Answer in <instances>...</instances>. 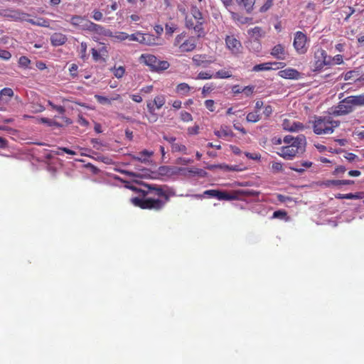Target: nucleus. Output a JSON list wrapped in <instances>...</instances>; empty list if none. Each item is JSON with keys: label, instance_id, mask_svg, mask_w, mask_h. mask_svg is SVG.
<instances>
[{"label": "nucleus", "instance_id": "2f4dec72", "mask_svg": "<svg viewBox=\"0 0 364 364\" xmlns=\"http://www.w3.org/2000/svg\"><path fill=\"white\" fill-rule=\"evenodd\" d=\"M350 97L353 102L355 107L364 106V94L352 95Z\"/></svg>", "mask_w": 364, "mask_h": 364}, {"label": "nucleus", "instance_id": "4c0bfd02", "mask_svg": "<svg viewBox=\"0 0 364 364\" xmlns=\"http://www.w3.org/2000/svg\"><path fill=\"white\" fill-rule=\"evenodd\" d=\"M111 38H113L115 41H123L128 39V33L125 32H117L115 34L112 33Z\"/></svg>", "mask_w": 364, "mask_h": 364}, {"label": "nucleus", "instance_id": "c756f323", "mask_svg": "<svg viewBox=\"0 0 364 364\" xmlns=\"http://www.w3.org/2000/svg\"><path fill=\"white\" fill-rule=\"evenodd\" d=\"M261 119V116L259 112L257 110H255L253 112H249L247 114L246 120L248 122L256 123L259 122Z\"/></svg>", "mask_w": 364, "mask_h": 364}, {"label": "nucleus", "instance_id": "4be33fe9", "mask_svg": "<svg viewBox=\"0 0 364 364\" xmlns=\"http://www.w3.org/2000/svg\"><path fill=\"white\" fill-rule=\"evenodd\" d=\"M95 98L100 104L111 105L112 101L120 100L121 96L119 94H114L110 98H108L102 95H95Z\"/></svg>", "mask_w": 364, "mask_h": 364}, {"label": "nucleus", "instance_id": "13d9d810", "mask_svg": "<svg viewBox=\"0 0 364 364\" xmlns=\"http://www.w3.org/2000/svg\"><path fill=\"white\" fill-rule=\"evenodd\" d=\"M234 19L235 21L240 22L242 24L247 23L249 22L252 21V18L243 17V16H237V17L234 16Z\"/></svg>", "mask_w": 364, "mask_h": 364}, {"label": "nucleus", "instance_id": "6e6d98bb", "mask_svg": "<svg viewBox=\"0 0 364 364\" xmlns=\"http://www.w3.org/2000/svg\"><path fill=\"white\" fill-rule=\"evenodd\" d=\"M92 18L95 21H100L102 19L103 14L100 11H99L97 9H95L92 11Z\"/></svg>", "mask_w": 364, "mask_h": 364}, {"label": "nucleus", "instance_id": "72a5a7b5", "mask_svg": "<svg viewBox=\"0 0 364 364\" xmlns=\"http://www.w3.org/2000/svg\"><path fill=\"white\" fill-rule=\"evenodd\" d=\"M111 70H112L114 77L118 79L122 78L125 73V68L124 66L114 67Z\"/></svg>", "mask_w": 364, "mask_h": 364}, {"label": "nucleus", "instance_id": "39448f33", "mask_svg": "<svg viewBox=\"0 0 364 364\" xmlns=\"http://www.w3.org/2000/svg\"><path fill=\"white\" fill-rule=\"evenodd\" d=\"M139 60L141 63L149 66L152 71L160 72L167 70L170 64L166 60H160L152 54H141Z\"/></svg>", "mask_w": 364, "mask_h": 364}, {"label": "nucleus", "instance_id": "0eeeda50", "mask_svg": "<svg viewBox=\"0 0 364 364\" xmlns=\"http://www.w3.org/2000/svg\"><path fill=\"white\" fill-rule=\"evenodd\" d=\"M355 109L353 102L350 96L346 97L339 102L338 105L332 112L333 116H343L351 113Z\"/></svg>", "mask_w": 364, "mask_h": 364}, {"label": "nucleus", "instance_id": "79ce46f5", "mask_svg": "<svg viewBox=\"0 0 364 364\" xmlns=\"http://www.w3.org/2000/svg\"><path fill=\"white\" fill-rule=\"evenodd\" d=\"M240 4H242L247 11H250L253 7V2L252 0H236Z\"/></svg>", "mask_w": 364, "mask_h": 364}, {"label": "nucleus", "instance_id": "4d7b16f0", "mask_svg": "<svg viewBox=\"0 0 364 364\" xmlns=\"http://www.w3.org/2000/svg\"><path fill=\"white\" fill-rule=\"evenodd\" d=\"M205 107L210 112L215 111V102L213 100H206L204 102Z\"/></svg>", "mask_w": 364, "mask_h": 364}, {"label": "nucleus", "instance_id": "7ed1b4c3", "mask_svg": "<svg viewBox=\"0 0 364 364\" xmlns=\"http://www.w3.org/2000/svg\"><path fill=\"white\" fill-rule=\"evenodd\" d=\"M340 124V121L333 119L331 115L315 116L312 122L313 132L316 135L331 134Z\"/></svg>", "mask_w": 364, "mask_h": 364}, {"label": "nucleus", "instance_id": "5fc2aeb1", "mask_svg": "<svg viewBox=\"0 0 364 364\" xmlns=\"http://www.w3.org/2000/svg\"><path fill=\"white\" fill-rule=\"evenodd\" d=\"M255 90V86L249 85L242 88V92L245 95V96L249 97L252 95Z\"/></svg>", "mask_w": 364, "mask_h": 364}, {"label": "nucleus", "instance_id": "680f3d73", "mask_svg": "<svg viewBox=\"0 0 364 364\" xmlns=\"http://www.w3.org/2000/svg\"><path fill=\"white\" fill-rule=\"evenodd\" d=\"M272 168L275 172H279L283 170L282 164L280 162H273L272 165Z\"/></svg>", "mask_w": 364, "mask_h": 364}, {"label": "nucleus", "instance_id": "37998d69", "mask_svg": "<svg viewBox=\"0 0 364 364\" xmlns=\"http://www.w3.org/2000/svg\"><path fill=\"white\" fill-rule=\"evenodd\" d=\"M237 193L245 196H257L259 195V193L253 191V190H241L237 191Z\"/></svg>", "mask_w": 364, "mask_h": 364}, {"label": "nucleus", "instance_id": "393cba45", "mask_svg": "<svg viewBox=\"0 0 364 364\" xmlns=\"http://www.w3.org/2000/svg\"><path fill=\"white\" fill-rule=\"evenodd\" d=\"M312 166V162L309 161H304L301 162H297L294 164V166L290 167V168L293 171H295L298 173H303L306 168H310Z\"/></svg>", "mask_w": 364, "mask_h": 364}, {"label": "nucleus", "instance_id": "a19ab883", "mask_svg": "<svg viewBox=\"0 0 364 364\" xmlns=\"http://www.w3.org/2000/svg\"><path fill=\"white\" fill-rule=\"evenodd\" d=\"M87 46L85 42H82L80 43L79 53H80V58L83 60L87 58Z\"/></svg>", "mask_w": 364, "mask_h": 364}, {"label": "nucleus", "instance_id": "c03bdc74", "mask_svg": "<svg viewBox=\"0 0 364 364\" xmlns=\"http://www.w3.org/2000/svg\"><path fill=\"white\" fill-rule=\"evenodd\" d=\"M180 118H181V121H183L184 122H189L193 120L192 115L186 111H182L180 113Z\"/></svg>", "mask_w": 364, "mask_h": 364}, {"label": "nucleus", "instance_id": "a18cd8bd", "mask_svg": "<svg viewBox=\"0 0 364 364\" xmlns=\"http://www.w3.org/2000/svg\"><path fill=\"white\" fill-rule=\"evenodd\" d=\"M213 77H214V75L210 74V73L201 71L198 74L196 79L197 80H209Z\"/></svg>", "mask_w": 364, "mask_h": 364}, {"label": "nucleus", "instance_id": "9b49d317", "mask_svg": "<svg viewBox=\"0 0 364 364\" xmlns=\"http://www.w3.org/2000/svg\"><path fill=\"white\" fill-rule=\"evenodd\" d=\"M0 16L11 21H18L20 19H24L23 17H28L30 15L19 10L4 9H0Z\"/></svg>", "mask_w": 364, "mask_h": 364}, {"label": "nucleus", "instance_id": "de8ad7c7", "mask_svg": "<svg viewBox=\"0 0 364 364\" xmlns=\"http://www.w3.org/2000/svg\"><path fill=\"white\" fill-rule=\"evenodd\" d=\"M31 63V60L26 56H21L18 59V64L21 67L28 68Z\"/></svg>", "mask_w": 364, "mask_h": 364}, {"label": "nucleus", "instance_id": "f704fd0d", "mask_svg": "<svg viewBox=\"0 0 364 364\" xmlns=\"http://www.w3.org/2000/svg\"><path fill=\"white\" fill-rule=\"evenodd\" d=\"M177 28H178L177 25L173 23H166V25H165L166 34L167 36H171L177 30Z\"/></svg>", "mask_w": 364, "mask_h": 364}, {"label": "nucleus", "instance_id": "6ab92c4d", "mask_svg": "<svg viewBox=\"0 0 364 364\" xmlns=\"http://www.w3.org/2000/svg\"><path fill=\"white\" fill-rule=\"evenodd\" d=\"M279 75L282 78L297 80L300 77V73L294 68H286L279 72Z\"/></svg>", "mask_w": 364, "mask_h": 364}, {"label": "nucleus", "instance_id": "f8f14e48", "mask_svg": "<svg viewBox=\"0 0 364 364\" xmlns=\"http://www.w3.org/2000/svg\"><path fill=\"white\" fill-rule=\"evenodd\" d=\"M165 103L166 97L163 95H159L154 98V100L152 102L149 101L147 102V109L150 114L154 115L151 122H156L157 119L156 116L154 114V107H156V109H159L165 105Z\"/></svg>", "mask_w": 364, "mask_h": 364}, {"label": "nucleus", "instance_id": "0e129e2a", "mask_svg": "<svg viewBox=\"0 0 364 364\" xmlns=\"http://www.w3.org/2000/svg\"><path fill=\"white\" fill-rule=\"evenodd\" d=\"M199 126L196 124L193 127L188 128V133L191 135L198 134L199 132Z\"/></svg>", "mask_w": 364, "mask_h": 364}, {"label": "nucleus", "instance_id": "69168bd1", "mask_svg": "<svg viewBox=\"0 0 364 364\" xmlns=\"http://www.w3.org/2000/svg\"><path fill=\"white\" fill-rule=\"evenodd\" d=\"M77 123L83 127H87L89 125V122L80 114L78 115Z\"/></svg>", "mask_w": 364, "mask_h": 364}, {"label": "nucleus", "instance_id": "a878e982", "mask_svg": "<svg viewBox=\"0 0 364 364\" xmlns=\"http://www.w3.org/2000/svg\"><path fill=\"white\" fill-rule=\"evenodd\" d=\"M160 38L159 37H156L153 34L150 33H144V45L145 46H157L161 43L159 42Z\"/></svg>", "mask_w": 364, "mask_h": 364}, {"label": "nucleus", "instance_id": "423d86ee", "mask_svg": "<svg viewBox=\"0 0 364 364\" xmlns=\"http://www.w3.org/2000/svg\"><path fill=\"white\" fill-rule=\"evenodd\" d=\"M332 64L331 57L328 55L326 51L321 48L314 52V71H320L324 66Z\"/></svg>", "mask_w": 364, "mask_h": 364}, {"label": "nucleus", "instance_id": "09e8293b", "mask_svg": "<svg viewBox=\"0 0 364 364\" xmlns=\"http://www.w3.org/2000/svg\"><path fill=\"white\" fill-rule=\"evenodd\" d=\"M41 122L42 123L47 124L50 127H52V126L61 127V125L58 122H57L53 119H48V118L42 117V118H41Z\"/></svg>", "mask_w": 364, "mask_h": 364}, {"label": "nucleus", "instance_id": "bb28decb", "mask_svg": "<svg viewBox=\"0 0 364 364\" xmlns=\"http://www.w3.org/2000/svg\"><path fill=\"white\" fill-rule=\"evenodd\" d=\"M247 47L254 53H259L262 50V44L259 40L249 39Z\"/></svg>", "mask_w": 364, "mask_h": 364}, {"label": "nucleus", "instance_id": "f03ea898", "mask_svg": "<svg viewBox=\"0 0 364 364\" xmlns=\"http://www.w3.org/2000/svg\"><path fill=\"white\" fill-rule=\"evenodd\" d=\"M206 20L202 11L196 5H191L190 8V14L185 16V26L189 30H193L198 38H203L205 36L204 25Z\"/></svg>", "mask_w": 364, "mask_h": 364}, {"label": "nucleus", "instance_id": "2eb2a0df", "mask_svg": "<svg viewBox=\"0 0 364 364\" xmlns=\"http://www.w3.org/2000/svg\"><path fill=\"white\" fill-rule=\"evenodd\" d=\"M282 127L284 130L289 132H299L304 129V125L299 122H293L289 119H284L282 122Z\"/></svg>", "mask_w": 364, "mask_h": 364}, {"label": "nucleus", "instance_id": "864d4df0", "mask_svg": "<svg viewBox=\"0 0 364 364\" xmlns=\"http://www.w3.org/2000/svg\"><path fill=\"white\" fill-rule=\"evenodd\" d=\"M11 58V53L6 50L0 48V58L4 60H9Z\"/></svg>", "mask_w": 364, "mask_h": 364}, {"label": "nucleus", "instance_id": "cd10ccee", "mask_svg": "<svg viewBox=\"0 0 364 364\" xmlns=\"http://www.w3.org/2000/svg\"><path fill=\"white\" fill-rule=\"evenodd\" d=\"M87 21L83 16L75 15L70 18L69 22L73 26L81 27L83 29V25Z\"/></svg>", "mask_w": 364, "mask_h": 364}, {"label": "nucleus", "instance_id": "20e7f679", "mask_svg": "<svg viewBox=\"0 0 364 364\" xmlns=\"http://www.w3.org/2000/svg\"><path fill=\"white\" fill-rule=\"evenodd\" d=\"M200 38L190 35L186 31L178 34L173 42V46L179 53H191L196 50Z\"/></svg>", "mask_w": 364, "mask_h": 364}, {"label": "nucleus", "instance_id": "b1692460", "mask_svg": "<svg viewBox=\"0 0 364 364\" xmlns=\"http://www.w3.org/2000/svg\"><path fill=\"white\" fill-rule=\"evenodd\" d=\"M214 134L219 138L234 136L232 131L226 125H222L220 130L214 131Z\"/></svg>", "mask_w": 364, "mask_h": 364}, {"label": "nucleus", "instance_id": "338daca9", "mask_svg": "<svg viewBox=\"0 0 364 364\" xmlns=\"http://www.w3.org/2000/svg\"><path fill=\"white\" fill-rule=\"evenodd\" d=\"M331 60L337 65H341L343 62V55L340 54L336 55L333 58H331Z\"/></svg>", "mask_w": 364, "mask_h": 364}, {"label": "nucleus", "instance_id": "dca6fc26", "mask_svg": "<svg viewBox=\"0 0 364 364\" xmlns=\"http://www.w3.org/2000/svg\"><path fill=\"white\" fill-rule=\"evenodd\" d=\"M284 142L288 145H299L301 149L306 147V139L304 135L300 134L296 137H294L290 135H287L284 138Z\"/></svg>", "mask_w": 364, "mask_h": 364}, {"label": "nucleus", "instance_id": "a211bd4d", "mask_svg": "<svg viewBox=\"0 0 364 364\" xmlns=\"http://www.w3.org/2000/svg\"><path fill=\"white\" fill-rule=\"evenodd\" d=\"M271 65H276L277 68H282L285 66L284 63L282 62H273V63H264L256 65L253 67L252 70L255 72L269 70L272 69Z\"/></svg>", "mask_w": 364, "mask_h": 364}, {"label": "nucleus", "instance_id": "c9c22d12", "mask_svg": "<svg viewBox=\"0 0 364 364\" xmlns=\"http://www.w3.org/2000/svg\"><path fill=\"white\" fill-rule=\"evenodd\" d=\"M171 150L173 152H181L186 154L187 148L182 144L175 143L172 145Z\"/></svg>", "mask_w": 364, "mask_h": 364}, {"label": "nucleus", "instance_id": "5701e85b", "mask_svg": "<svg viewBox=\"0 0 364 364\" xmlns=\"http://www.w3.org/2000/svg\"><path fill=\"white\" fill-rule=\"evenodd\" d=\"M271 55L278 60H284L285 48L282 44L274 46L271 51Z\"/></svg>", "mask_w": 364, "mask_h": 364}, {"label": "nucleus", "instance_id": "4468645a", "mask_svg": "<svg viewBox=\"0 0 364 364\" xmlns=\"http://www.w3.org/2000/svg\"><path fill=\"white\" fill-rule=\"evenodd\" d=\"M225 40L227 48L233 54H237L241 52L242 44L234 36H227Z\"/></svg>", "mask_w": 364, "mask_h": 364}, {"label": "nucleus", "instance_id": "ddd939ff", "mask_svg": "<svg viewBox=\"0 0 364 364\" xmlns=\"http://www.w3.org/2000/svg\"><path fill=\"white\" fill-rule=\"evenodd\" d=\"M203 195L212 198H216L220 200H230L237 198V196L235 195H231L225 191L215 189L206 190L203 192Z\"/></svg>", "mask_w": 364, "mask_h": 364}, {"label": "nucleus", "instance_id": "052dcab7", "mask_svg": "<svg viewBox=\"0 0 364 364\" xmlns=\"http://www.w3.org/2000/svg\"><path fill=\"white\" fill-rule=\"evenodd\" d=\"M143 183H140V185H141L140 188H138V187L132 186V185H130V186L129 185H126L125 186L127 188L132 190L135 193H139L141 196V191L143 190Z\"/></svg>", "mask_w": 364, "mask_h": 364}, {"label": "nucleus", "instance_id": "ea45409f", "mask_svg": "<svg viewBox=\"0 0 364 364\" xmlns=\"http://www.w3.org/2000/svg\"><path fill=\"white\" fill-rule=\"evenodd\" d=\"M14 96V91L10 87H5L0 91V97H8L9 98Z\"/></svg>", "mask_w": 364, "mask_h": 364}, {"label": "nucleus", "instance_id": "c85d7f7f", "mask_svg": "<svg viewBox=\"0 0 364 364\" xmlns=\"http://www.w3.org/2000/svg\"><path fill=\"white\" fill-rule=\"evenodd\" d=\"M153 155V152L149 151L147 150H144L139 153L137 156H132V159L134 160L146 162L148 161V158Z\"/></svg>", "mask_w": 364, "mask_h": 364}, {"label": "nucleus", "instance_id": "1a4fd4ad", "mask_svg": "<svg viewBox=\"0 0 364 364\" xmlns=\"http://www.w3.org/2000/svg\"><path fill=\"white\" fill-rule=\"evenodd\" d=\"M305 151V147L301 149L299 145H287L282 146L277 151V154L279 155L284 159L290 160L292 159L296 155L302 154Z\"/></svg>", "mask_w": 364, "mask_h": 364}, {"label": "nucleus", "instance_id": "aec40b11", "mask_svg": "<svg viewBox=\"0 0 364 364\" xmlns=\"http://www.w3.org/2000/svg\"><path fill=\"white\" fill-rule=\"evenodd\" d=\"M67 41V36L61 33H54L50 36V43L53 46H63Z\"/></svg>", "mask_w": 364, "mask_h": 364}, {"label": "nucleus", "instance_id": "6e6552de", "mask_svg": "<svg viewBox=\"0 0 364 364\" xmlns=\"http://www.w3.org/2000/svg\"><path fill=\"white\" fill-rule=\"evenodd\" d=\"M309 39L306 34L301 31H296L294 33L293 46L298 54H305L308 50Z\"/></svg>", "mask_w": 364, "mask_h": 364}, {"label": "nucleus", "instance_id": "f257e3e1", "mask_svg": "<svg viewBox=\"0 0 364 364\" xmlns=\"http://www.w3.org/2000/svg\"><path fill=\"white\" fill-rule=\"evenodd\" d=\"M175 195V191L166 185L143 183L141 197L132 198L130 200L134 206L141 209L160 211Z\"/></svg>", "mask_w": 364, "mask_h": 364}, {"label": "nucleus", "instance_id": "e2e57ef3", "mask_svg": "<svg viewBox=\"0 0 364 364\" xmlns=\"http://www.w3.org/2000/svg\"><path fill=\"white\" fill-rule=\"evenodd\" d=\"M287 215V212L284 210H277L273 213L274 218H284Z\"/></svg>", "mask_w": 364, "mask_h": 364}, {"label": "nucleus", "instance_id": "3c124183", "mask_svg": "<svg viewBox=\"0 0 364 364\" xmlns=\"http://www.w3.org/2000/svg\"><path fill=\"white\" fill-rule=\"evenodd\" d=\"M358 76V74L356 71L350 70L347 72L344 75V80H355V78Z\"/></svg>", "mask_w": 364, "mask_h": 364}, {"label": "nucleus", "instance_id": "774afa93", "mask_svg": "<svg viewBox=\"0 0 364 364\" xmlns=\"http://www.w3.org/2000/svg\"><path fill=\"white\" fill-rule=\"evenodd\" d=\"M272 112L273 109L271 105H266L263 110V113L267 117H269L272 114Z\"/></svg>", "mask_w": 364, "mask_h": 364}, {"label": "nucleus", "instance_id": "bf43d9fd", "mask_svg": "<svg viewBox=\"0 0 364 364\" xmlns=\"http://www.w3.org/2000/svg\"><path fill=\"white\" fill-rule=\"evenodd\" d=\"M77 69H78V66L76 64L73 63L70 65V67L69 68L70 75L73 77H77Z\"/></svg>", "mask_w": 364, "mask_h": 364}, {"label": "nucleus", "instance_id": "58836bf2", "mask_svg": "<svg viewBox=\"0 0 364 364\" xmlns=\"http://www.w3.org/2000/svg\"><path fill=\"white\" fill-rule=\"evenodd\" d=\"M355 9L351 7V6H345L343 8V10L342 11V12L345 14V18H344V20L346 21H348L349 18L355 13Z\"/></svg>", "mask_w": 364, "mask_h": 364}, {"label": "nucleus", "instance_id": "f3484780", "mask_svg": "<svg viewBox=\"0 0 364 364\" xmlns=\"http://www.w3.org/2000/svg\"><path fill=\"white\" fill-rule=\"evenodd\" d=\"M192 61L196 67L202 66L203 68L208 67L210 64L214 62L213 60L208 59L205 54H196L192 58Z\"/></svg>", "mask_w": 364, "mask_h": 364}, {"label": "nucleus", "instance_id": "473e14b6", "mask_svg": "<svg viewBox=\"0 0 364 364\" xmlns=\"http://www.w3.org/2000/svg\"><path fill=\"white\" fill-rule=\"evenodd\" d=\"M232 77V73L230 70H220L214 75L215 78L227 79Z\"/></svg>", "mask_w": 364, "mask_h": 364}, {"label": "nucleus", "instance_id": "7c9ffc66", "mask_svg": "<svg viewBox=\"0 0 364 364\" xmlns=\"http://www.w3.org/2000/svg\"><path fill=\"white\" fill-rule=\"evenodd\" d=\"M191 90V87L186 82H181L176 86V91L181 95H187Z\"/></svg>", "mask_w": 364, "mask_h": 364}, {"label": "nucleus", "instance_id": "49530a36", "mask_svg": "<svg viewBox=\"0 0 364 364\" xmlns=\"http://www.w3.org/2000/svg\"><path fill=\"white\" fill-rule=\"evenodd\" d=\"M48 103L52 109L57 111L59 114H63L65 113V109L64 107L61 105H55L51 101H48Z\"/></svg>", "mask_w": 364, "mask_h": 364}, {"label": "nucleus", "instance_id": "8fccbe9b", "mask_svg": "<svg viewBox=\"0 0 364 364\" xmlns=\"http://www.w3.org/2000/svg\"><path fill=\"white\" fill-rule=\"evenodd\" d=\"M36 26H41V27H48L49 26V21L44 18H38L36 20Z\"/></svg>", "mask_w": 364, "mask_h": 364}, {"label": "nucleus", "instance_id": "9d476101", "mask_svg": "<svg viewBox=\"0 0 364 364\" xmlns=\"http://www.w3.org/2000/svg\"><path fill=\"white\" fill-rule=\"evenodd\" d=\"M83 30L92 32L98 35L112 36V31L110 30L106 29L102 26L95 23L90 21L85 22L83 25Z\"/></svg>", "mask_w": 364, "mask_h": 364}, {"label": "nucleus", "instance_id": "412c9836", "mask_svg": "<svg viewBox=\"0 0 364 364\" xmlns=\"http://www.w3.org/2000/svg\"><path fill=\"white\" fill-rule=\"evenodd\" d=\"M247 34L250 39L259 40L265 36V31L259 26H255V28H250L247 31Z\"/></svg>", "mask_w": 364, "mask_h": 364}, {"label": "nucleus", "instance_id": "603ef678", "mask_svg": "<svg viewBox=\"0 0 364 364\" xmlns=\"http://www.w3.org/2000/svg\"><path fill=\"white\" fill-rule=\"evenodd\" d=\"M273 5V0H266L264 4L259 9L260 12H266L268 11Z\"/></svg>", "mask_w": 364, "mask_h": 364}, {"label": "nucleus", "instance_id": "e433bc0d", "mask_svg": "<svg viewBox=\"0 0 364 364\" xmlns=\"http://www.w3.org/2000/svg\"><path fill=\"white\" fill-rule=\"evenodd\" d=\"M354 181L352 180H332L328 181V184L333 186H341V185H352Z\"/></svg>", "mask_w": 364, "mask_h": 364}]
</instances>
